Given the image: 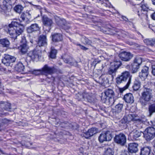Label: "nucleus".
I'll return each mask as SVG.
<instances>
[{"instance_id":"25","label":"nucleus","mask_w":155,"mask_h":155,"mask_svg":"<svg viewBox=\"0 0 155 155\" xmlns=\"http://www.w3.org/2000/svg\"><path fill=\"white\" fill-rule=\"evenodd\" d=\"M151 150V147L149 146L144 147L141 149L140 155H149Z\"/></svg>"},{"instance_id":"61","label":"nucleus","mask_w":155,"mask_h":155,"mask_svg":"<svg viewBox=\"0 0 155 155\" xmlns=\"http://www.w3.org/2000/svg\"><path fill=\"white\" fill-rule=\"evenodd\" d=\"M43 68H51L50 67L48 66V64H45V66L43 67ZM52 68H54V67H52Z\"/></svg>"},{"instance_id":"18","label":"nucleus","mask_w":155,"mask_h":155,"mask_svg":"<svg viewBox=\"0 0 155 155\" xmlns=\"http://www.w3.org/2000/svg\"><path fill=\"white\" fill-rule=\"evenodd\" d=\"M142 62V59L139 56H136L134 60V62L131 64V66L134 68L140 67Z\"/></svg>"},{"instance_id":"54","label":"nucleus","mask_w":155,"mask_h":155,"mask_svg":"<svg viewBox=\"0 0 155 155\" xmlns=\"http://www.w3.org/2000/svg\"><path fill=\"white\" fill-rule=\"evenodd\" d=\"M41 70H34L33 71V73L36 75H38L40 74L41 73Z\"/></svg>"},{"instance_id":"31","label":"nucleus","mask_w":155,"mask_h":155,"mask_svg":"<svg viewBox=\"0 0 155 155\" xmlns=\"http://www.w3.org/2000/svg\"><path fill=\"white\" fill-rule=\"evenodd\" d=\"M96 2L100 3L104 6L106 7L110 8L111 5L107 0H94Z\"/></svg>"},{"instance_id":"50","label":"nucleus","mask_w":155,"mask_h":155,"mask_svg":"<svg viewBox=\"0 0 155 155\" xmlns=\"http://www.w3.org/2000/svg\"><path fill=\"white\" fill-rule=\"evenodd\" d=\"M76 45L77 46H79L83 50L86 51L88 49V48H87L86 47H85V46L81 45L80 44H77Z\"/></svg>"},{"instance_id":"55","label":"nucleus","mask_w":155,"mask_h":155,"mask_svg":"<svg viewBox=\"0 0 155 155\" xmlns=\"http://www.w3.org/2000/svg\"><path fill=\"white\" fill-rule=\"evenodd\" d=\"M120 155H131L130 153L128 151L126 150H124V151L122 152L121 154Z\"/></svg>"},{"instance_id":"64","label":"nucleus","mask_w":155,"mask_h":155,"mask_svg":"<svg viewBox=\"0 0 155 155\" xmlns=\"http://www.w3.org/2000/svg\"><path fill=\"white\" fill-rule=\"evenodd\" d=\"M151 1L153 4L155 5V0H151Z\"/></svg>"},{"instance_id":"27","label":"nucleus","mask_w":155,"mask_h":155,"mask_svg":"<svg viewBox=\"0 0 155 155\" xmlns=\"http://www.w3.org/2000/svg\"><path fill=\"white\" fill-rule=\"evenodd\" d=\"M52 40L53 42H58L61 41L62 37L61 34L55 33L52 35Z\"/></svg>"},{"instance_id":"40","label":"nucleus","mask_w":155,"mask_h":155,"mask_svg":"<svg viewBox=\"0 0 155 155\" xmlns=\"http://www.w3.org/2000/svg\"><path fill=\"white\" fill-rule=\"evenodd\" d=\"M91 136H92L94 134L97 133L98 132V129L96 127H92L88 130Z\"/></svg>"},{"instance_id":"53","label":"nucleus","mask_w":155,"mask_h":155,"mask_svg":"<svg viewBox=\"0 0 155 155\" xmlns=\"http://www.w3.org/2000/svg\"><path fill=\"white\" fill-rule=\"evenodd\" d=\"M138 71V68H131L130 71L132 74L136 73Z\"/></svg>"},{"instance_id":"32","label":"nucleus","mask_w":155,"mask_h":155,"mask_svg":"<svg viewBox=\"0 0 155 155\" xmlns=\"http://www.w3.org/2000/svg\"><path fill=\"white\" fill-rule=\"evenodd\" d=\"M148 74V68H144L142 70L140 73L139 76L140 78H146Z\"/></svg>"},{"instance_id":"6","label":"nucleus","mask_w":155,"mask_h":155,"mask_svg":"<svg viewBox=\"0 0 155 155\" xmlns=\"http://www.w3.org/2000/svg\"><path fill=\"white\" fill-rule=\"evenodd\" d=\"M143 137L147 141H150L155 137V128L149 127L147 128L144 131Z\"/></svg>"},{"instance_id":"49","label":"nucleus","mask_w":155,"mask_h":155,"mask_svg":"<svg viewBox=\"0 0 155 155\" xmlns=\"http://www.w3.org/2000/svg\"><path fill=\"white\" fill-rule=\"evenodd\" d=\"M100 62V61H97L96 60L94 61L91 64L92 67H94L95 68L96 66V65L98 63H99Z\"/></svg>"},{"instance_id":"19","label":"nucleus","mask_w":155,"mask_h":155,"mask_svg":"<svg viewBox=\"0 0 155 155\" xmlns=\"http://www.w3.org/2000/svg\"><path fill=\"white\" fill-rule=\"evenodd\" d=\"M123 107V105L122 104H119L116 105L114 109L113 110V115L118 118V115L122 110Z\"/></svg>"},{"instance_id":"8","label":"nucleus","mask_w":155,"mask_h":155,"mask_svg":"<svg viewBox=\"0 0 155 155\" xmlns=\"http://www.w3.org/2000/svg\"><path fill=\"white\" fill-rule=\"evenodd\" d=\"M41 51L40 50L34 49L28 53L27 58H30L33 61H37L41 58Z\"/></svg>"},{"instance_id":"16","label":"nucleus","mask_w":155,"mask_h":155,"mask_svg":"<svg viewBox=\"0 0 155 155\" xmlns=\"http://www.w3.org/2000/svg\"><path fill=\"white\" fill-rule=\"evenodd\" d=\"M128 122L133 121L134 123L141 124L143 123V121L142 120L139 118L135 116L134 114H129L127 117Z\"/></svg>"},{"instance_id":"63","label":"nucleus","mask_w":155,"mask_h":155,"mask_svg":"<svg viewBox=\"0 0 155 155\" xmlns=\"http://www.w3.org/2000/svg\"><path fill=\"white\" fill-rule=\"evenodd\" d=\"M57 64L59 65H61L62 64V63L60 61H58L57 63Z\"/></svg>"},{"instance_id":"11","label":"nucleus","mask_w":155,"mask_h":155,"mask_svg":"<svg viewBox=\"0 0 155 155\" xmlns=\"http://www.w3.org/2000/svg\"><path fill=\"white\" fill-rule=\"evenodd\" d=\"M62 58L64 62L66 64L71 65L76 67L77 62L71 56L67 54H64L62 57Z\"/></svg>"},{"instance_id":"5","label":"nucleus","mask_w":155,"mask_h":155,"mask_svg":"<svg viewBox=\"0 0 155 155\" xmlns=\"http://www.w3.org/2000/svg\"><path fill=\"white\" fill-rule=\"evenodd\" d=\"M12 4V0H3V5L1 6V11L5 16H8L11 15V9L8 7L9 6L11 5Z\"/></svg>"},{"instance_id":"20","label":"nucleus","mask_w":155,"mask_h":155,"mask_svg":"<svg viewBox=\"0 0 155 155\" xmlns=\"http://www.w3.org/2000/svg\"><path fill=\"white\" fill-rule=\"evenodd\" d=\"M138 144L135 143H131L128 145V151L130 153H136L138 151Z\"/></svg>"},{"instance_id":"41","label":"nucleus","mask_w":155,"mask_h":155,"mask_svg":"<svg viewBox=\"0 0 155 155\" xmlns=\"http://www.w3.org/2000/svg\"><path fill=\"white\" fill-rule=\"evenodd\" d=\"M122 65L120 61H115L111 63V65L114 66V68H119Z\"/></svg>"},{"instance_id":"3","label":"nucleus","mask_w":155,"mask_h":155,"mask_svg":"<svg viewBox=\"0 0 155 155\" xmlns=\"http://www.w3.org/2000/svg\"><path fill=\"white\" fill-rule=\"evenodd\" d=\"M104 94V95H102L101 97L102 101L109 105H113L115 101V93L113 90L111 89H107L105 91Z\"/></svg>"},{"instance_id":"17","label":"nucleus","mask_w":155,"mask_h":155,"mask_svg":"<svg viewBox=\"0 0 155 155\" xmlns=\"http://www.w3.org/2000/svg\"><path fill=\"white\" fill-rule=\"evenodd\" d=\"M30 15L28 13H22L20 17L21 18V19L20 20V21L24 22V23L23 24L26 25L27 24H29L30 22Z\"/></svg>"},{"instance_id":"39","label":"nucleus","mask_w":155,"mask_h":155,"mask_svg":"<svg viewBox=\"0 0 155 155\" xmlns=\"http://www.w3.org/2000/svg\"><path fill=\"white\" fill-rule=\"evenodd\" d=\"M23 9V7L20 5H17L14 8V9L15 12L18 13H21Z\"/></svg>"},{"instance_id":"42","label":"nucleus","mask_w":155,"mask_h":155,"mask_svg":"<svg viewBox=\"0 0 155 155\" xmlns=\"http://www.w3.org/2000/svg\"><path fill=\"white\" fill-rule=\"evenodd\" d=\"M140 83L139 82L136 81L134 83V85L133 86V90L134 91H137L140 88Z\"/></svg>"},{"instance_id":"57","label":"nucleus","mask_w":155,"mask_h":155,"mask_svg":"<svg viewBox=\"0 0 155 155\" xmlns=\"http://www.w3.org/2000/svg\"><path fill=\"white\" fill-rule=\"evenodd\" d=\"M121 18L123 19V20L124 21H128V19L126 17L122 16L121 17Z\"/></svg>"},{"instance_id":"43","label":"nucleus","mask_w":155,"mask_h":155,"mask_svg":"<svg viewBox=\"0 0 155 155\" xmlns=\"http://www.w3.org/2000/svg\"><path fill=\"white\" fill-rule=\"evenodd\" d=\"M104 133L101 134L99 137L98 140L101 143H103L104 141H106V138Z\"/></svg>"},{"instance_id":"45","label":"nucleus","mask_w":155,"mask_h":155,"mask_svg":"<svg viewBox=\"0 0 155 155\" xmlns=\"http://www.w3.org/2000/svg\"><path fill=\"white\" fill-rule=\"evenodd\" d=\"M82 135H83L84 137L87 139H88L92 136L89 132H88V130L86 132L83 133Z\"/></svg>"},{"instance_id":"2","label":"nucleus","mask_w":155,"mask_h":155,"mask_svg":"<svg viewBox=\"0 0 155 155\" xmlns=\"http://www.w3.org/2000/svg\"><path fill=\"white\" fill-rule=\"evenodd\" d=\"M152 90L149 88L144 87L143 91L141 93V96L139 99V102L143 106H145L147 105L152 98Z\"/></svg>"},{"instance_id":"47","label":"nucleus","mask_w":155,"mask_h":155,"mask_svg":"<svg viewBox=\"0 0 155 155\" xmlns=\"http://www.w3.org/2000/svg\"><path fill=\"white\" fill-rule=\"evenodd\" d=\"M128 121V118L126 116H124L122 119L120 121V122L122 124H125Z\"/></svg>"},{"instance_id":"44","label":"nucleus","mask_w":155,"mask_h":155,"mask_svg":"<svg viewBox=\"0 0 155 155\" xmlns=\"http://www.w3.org/2000/svg\"><path fill=\"white\" fill-rule=\"evenodd\" d=\"M53 68H41V70L45 73L51 74L52 73Z\"/></svg>"},{"instance_id":"56","label":"nucleus","mask_w":155,"mask_h":155,"mask_svg":"<svg viewBox=\"0 0 155 155\" xmlns=\"http://www.w3.org/2000/svg\"><path fill=\"white\" fill-rule=\"evenodd\" d=\"M151 17L152 19L155 20V12L153 13L151 15Z\"/></svg>"},{"instance_id":"7","label":"nucleus","mask_w":155,"mask_h":155,"mask_svg":"<svg viewBox=\"0 0 155 155\" xmlns=\"http://www.w3.org/2000/svg\"><path fill=\"white\" fill-rule=\"evenodd\" d=\"M75 97L79 101L83 100L89 102L92 101V98L90 94L85 91L79 92L75 94Z\"/></svg>"},{"instance_id":"12","label":"nucleus","mask_w":155,"mask_h":155,"mask_svg":"<svg viewBox=\"0 0 155 155\" xmlns=\"http://www.w3.org/2000/svg\"><path fill=\"white\" fill-rule=\"evenodd\" d=\"M18 49L23 54H25L28 51V47L27 45L26 40L25 37L21 38L20 41V45Z\"/></svg>"},{"instance_id":"14","label":"nucleus","mask_w":155,"mask_h":155,"mask_svg":"<svg viewBox=\"0 0 155 155\" xmlns=\"http://www.w3.org/2000/svg\"><path fill=\"white\" fill-rule=\"evenodd\" d=\"M119 56L121 60L128 61L132 58L133 55L130 53L124 51L120 53Z\"/></svg>"},{"instance_id":"10","label":"nucleus","mask_w":155,"mask_h":155,"mask_svg":"<svg viewBox=\"0 0 155 155\" xmlns=\"http://www.w3.org/2000/svg\"><path fill=\"white\" fill-rule=\"evenodd\" d=\"M114 140L115 142L123 146L126 143V138L124 134L120 133L115 136Z\"/></svg>"},{"instance_id":"37","label":"nucleus","mask_w":155,"mask_h":155,"mask_svg":"<svg viewBox=\"0 0 155 155\" xmlns=\"http://www.w3.org/2000/svg\"><path fill=\"white\" fill-rule=\"evenodd\" d=\"M106 141H110L112 139V135L110 132L109 131H107L105 133Z\"/></svg>"},{"instance_id":"46","label":"nucleus","mask_w":155,"mask_h":155,"mask_svg":"<svg viewBox=\"0 0 155 155\" xmlns=\"http://www.w3.org/2000/svg\"><path fill=\"white\" fill-rule=\"evenodd\" d=\"M14 67V68H23L24 66L21 62H19L16 64Z\"/></svg>"},{"instance_id":"38","label":"nucleus","mask_w":155,"mask_h":155,"mask_svg":"<svg viewBox=\"0 0 155 155\" xmlns=\"http://www.w3.org/2000/svg\"><path fill=\"white\" fill-rule=\"evenodd\" d=\"M118 68H108L107 74L111 75L112 76L115 75Z\"/></svg>"},{"instance_id":"48","label":"nucleus","mask_w":155,"mask_h":155,"mask_svg":"<svg viewBox=\"0 0 155 155\" xmlns=\"http://www.w3.org/2000/svg\"><path fill=\"white\" fill-rule=\"evenodd\" d=\"M16 71L20 73L21 74H25L26 72H25L24 71L25 68H16Z\"/></svg>"},{"instance_id":"62","label":"nucleus","mask_w":155,"mask_h":155,"mask_svg":"<svg viewBox=\"0 0 155 155\" xmlns=\"http://www.w3.org/2000/svg\"><path fill=\"white\" fill-rule=\"evenodd\" d=\"M153 146L155 148V139L153 141Z\"/></svg>"},{"instance_id":"21","label":"nucleus","mask_w":155,"mask_h":155,"mask_svg":"<svg viewBox=\"0 0 155 155\" xmlns=\"http://www.w3.org/2000/svg\"><path fill=\"white\" fill-rule=\"evenodd\" d=\"M40 29V28L38 25L35 23L32 24L31 25L27 28V30L28 33H32L36 31H39Z\"/></svg>"},{"instance_id":"51","label":"nucleus","mask_w":155,"mask_h":155,"mask_svg":"<svg viewBox=\"0 0 155 155\" xmlns=\"http://www.w3.org/2000/svg\"><path fill=\"white\" fill-rule=\"evenodd\" d=\"M70 28V27L68 25H67V22H66V23L64 25H63L62 26L61 28L64 29V30H67L69 29Z\"/></svg>"},{"instance_id":"30","label":"nucleus","mask_w":155,"mask_h":155,"mask_svg":"<svg viewBox=\"0 0 155 155\" xmlns=\"http://www.w3.org/2000/svg\"><path fill=\"white\" fill-rule=\"evenodd\" d=\"M57 53V51L54 47H51V48L50 51L49 52V57L52 59H54L56 57V55Z\"/></svg>"},{"instance_id":"13","label":"nucleus","mask_w":155,"mask_h":155,"mask_svg":"<svg viewBox=\"0 0 155 155\" xmlns=\"http://www.w3.org/2000/svg\"><path fill=\"white\" fill-rule=\"evenodd\" d=\"M43 24L45 26L51 27L53 23L52 19L49 18L47 16L44 15L42 17Z\"/></svg>"},{"instance_id":"9","label":"nucleus","mask_w":155,"mask_h":155,"mask_svg":"<svg viewBox=\"0 0 155 155\" xmlns=\"http://www.w3.org/2000/svg\"><path fill=\"white\" fill-rule=\"evenodd\" d=\"M16 60V58L14 56L8 54H5L4 57L2 59V62L6 66L12 67L13 63Z\"/></svg>"},{"instance_id":"33","label":"nucleus","mask_w":155,"mask_h":155,"mask_svg":"<svg viewBox=\"0 0 155 155\" xmlns=\"http://www.w3.org/2000/svg\"><path fill=\"white\" fill-rule=\"evenodd\" d=\"M138 15L142 19H144L147 20L148 18V15L147 14V11H144L143 12H139L138 11Z\"/></svg>"},{"instance_id":"22","label":"nucleus","mask_w":155,"mask_h":155,"mask_svg":"<svg viewBox=\"0 0 155 155\" xmlns=\"http://www.w3.org/2000/svg\"><path fill=\"white\" fill-rule=\"evenodd\" d=\"M124 100L128 103H133L134 101L133 94L131 93H127L124 95Z\"/></svg>"},{"instance_id":"26","label":"nucleus","mask_w":155,"mask_h":155,"mask_svg":"<svg viewBox=\"0 0 155 155\" xmlns=\"http://www.w3.org/2000/svg\"><path fill=\"white\" fill-rule=\"evenodd\" d=\"M0 107L3 108L5 110L9 111L11 109V104L8 102L1 101L0 103Z\"/></svg>"},{"instance_id":"36","label":"nucleus","mask_w":155,"mask_h":155,"mask_svg":"<svg viewBox=\"0 0 155 155\" xmlns=\"http://www.w3.org/2000/svg\"><path fill=\"white\" fill-rule=\"evenodd\" d=\"M104 154L105 155H114V151L112 148H107L105 149Z\"/></svg>"},{"instance_id":"34","label":"nucleus","mask_w":155,"mask_h":155,"mask_svg":"<svg viewBox=\"0 0 155 155\" xmlns=\"http://www.w3.org/2000/svg\"><path fill=\"white\" fill-rule=\"evenodd\" d=\"M81 40L82 42L84 45H91V44L92 43L91 41L84 36L82 38Z\"/></svg>"},{"instance_id":"28","label":"nucleus","mask_w":155,"mask_h":155,"mask_svg":"<svg viewBox=\"0 0 155 155\" xmlns=\"http://www.w3.org/2000/svg\"><path fill=\"white\" fill-rule=\"evenodd\" d=\"M0 44L3 47L8 48L10 45L9 40L7 38H4L0 39Z\"/></svg>"},{"instance_id":"23","label":"nucleus","mask_w":155,"mask_h":155,"mask_svg":"<svg viewBox=\"0 0 155 155\" xmlns=\"http://www.w3.org/2000/svg\"><path fill=\"white\" fill-rule=\"evenodd\" d=\"M55 19L56 24L61 28L66 23V20L63 18H60L56 16L55 17Z\"/></svg>"},{"instance_id":"59","label":"nucleus","mask_w":155,"mask_h":155,"mask_svg":"<svg viewBox=\"0 0 155 155\" xmlns=\"http://www.w3.org/2000/svg\"><path fill=\"white\" fill-rule=\"evenodd\" d=\"M7 69H8V68H0V70L4 72L5 73H6L7 72H5V71H6Z\"/></svg>"},{"instance_id":"4","label":"nucleus","mask_w":155,"mask_h":155,"mask_svg":"<svg viewBox=\"0 0 155 155\" xmlns=\"http://www.w3.org/2000/svg\"><path fill=\"white\" fill-rule=\"evenodd\" d=\"M131 76L130 75L129 72L127 71L123 72L120 77L116 78V82L118 84L125 81L128 79V81L126 85L123 88L124 90L128 88L131 81Z\"/></svg>"},{"instance_id":"52","label":"nucleus","mask_w":155,"mask_h":155,"mask_svg":"<svg viewBox=\"0 0 155 155\" xmlns=\"http://www.w3.org/2000/svg\"><path fill=\"white\" fill-rule=\"evenodd\" d=\"M147 8L145 5H142L141 7V11L140 12H143L144 11H147Z\"/></svg>"},{"instance_id":"29","label":"nucleus","mask_w":155,"mask_h":155,"mask_svg":"<svg viewBox=\"0 0 155 155\" xmlns=\"http://www.w3.org/2000/svg\"><path fill=\"white\" fill-rule=\"evenodd\" d=\"M130 135L132 136L134 139L137 140V139L140 137L141 135V133L136 130H134L131 132H130Z\"/></svg>"},{"instance_id":"24","label":"nucleus","mask_w":155,"mask_h":155,"mask_svg":"<svg viewBox=\"0 0 155 155\" xmlns=\"http://www.w3.org/2000/svg\"><path fill=\"white\" fill-rule=\"evenodd\" d=\"M143 41L145 44L148 46L153 47L155 45V38L144 39Z\"/></svg>"},{"instance_id":"60","label":"nucleus","mask_w":155,"mask_h":155,"mask_svg":"<svg viewBox=\"0 0 155 155\" xmlns=\"http://www.w3.org/2000/svg\"><path fill=\"white\" fill-rule=\"evenodd\" d=\"M152 72L153 75L155 76V68H152Z\"/></svg>"},{"instance_id":"35","label":"nucleus","mask_w":155,"mask_h":155,"mask_svg":"<svg viewBox=\"0 0 155 155\" xmlns=\"http://www.w3.org/2000/svg\"><path fill=\"white\" fill-rule=\"evenodd\" d=\"M149 111L150 116H151L152 114L155 113V104H153L150 105L149 107Z\"/></svg>"},{"instance_id":"1","label":"nucleus","mask_w":155,"mask_h":155,"mask_svg":"<svg viewBox=\"0 0 155 155\" xmlns=\"http://www.w3.org/2000/svg\"><path fill=\"white\" fill-rule=\"evenodd\" d=\"M26 26L25 24H20L16 21H12L5 29V31L9 33L12 38L15 40L17 39V35H19L23 31L24 27Z\"/></svg>"},{"instance_id":"15","label":"nucleus","mask_w":155,"mask_h":155,"mask_svg":"<svg viewBox=\"0 0 155 155\" xmlns=\"http://www.w3.org/2000/svg\"><path fill=\"white\" fill-rule=\"evenodd\" d=\"M37 44L39 47L45 46L47 45L46 35H41L38 37Z\"/></svg>"},{"instance_id":"58","label":"nucleus","mask_w":155,"mask_h":155,"mask_svg":"<svg viewBox=\"0 0 155 155\" xmlns=\"http://www.w3.org/2000/svg\"><path fill=\"white\" fill-rule=\"evenodd\" d=\"M150 122L152 124V126L155 127V119L152 121H151Z\"/></svg>"}]
</instances>
